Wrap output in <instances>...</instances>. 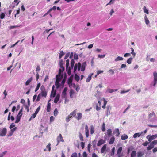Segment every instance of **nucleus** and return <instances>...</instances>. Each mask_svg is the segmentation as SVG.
Returning <instances> with one entry per match:
<instances>
[{
	"mask_svg": "<svg viewBox=\"0 0 157 157\" xmlns=\"http://www.w3.org/2000/svg\"><path fill=\"white\" fill-rule=\"evenodd\" d=\"M105 142V141L104 140L102 139H100L98 141L97 144V145L98 146H99L102 144H104Z\"/></svg>",
	"mask_w": 157,
	"mask_h": 157,
	"instance_id": "nucleus-9",
	"label": "nucleus"
},
{
	"mask_svg": "<svg viewBox=\"0 0 157 157\" xmlns=\"http://www.w3.org/2000/svg\"><path fill=\"white\" fill-rule=\"evenodd\" d=\"M122 150V147H119L117 151V153L118 155V157H120V154Z\"/></svg>",
	"mask_w": 157,
	"mask_h": 157,
	"instance_id": "nucleus-14",
	"label": "nucleus"
},
{
	"mask_svg": "<svg viewBox=\"0 0 157 157\" xmlns=\"http://www.w3.org/2000/svg\"><path fill=\"white\" fill-rule=\"evenodd\" d=\"M86 64V62H84L82 64V65L81 67V71H84L85 69V67Z\"/></svg>",
	"mask_w": 157,
	"mask_h": 157,
	"instance_id": "nucleus-11",
	"label": "nucleus"
},
{
	"mask_svg": "<svg viewBox=\"0 0 157 157\" xmlns=\"http://www.w3.org/2000/svg\"><path fill=\"white\" fill-rule=\"evenodd\" d=\"M51 144L49 143L48 145H47L46 146V148L48 149V151H51Z\"/></svg>",
	"mask_w": 157,
	"mask_h": 157,
	"instance_id": "nucleus-42",
	"label": "nucleus"
},
{
	"mask_svg": "<svg viewBox=\"0 0 157 157\" xmlns=\"http://www.w3.org/2000/svg\"><path fill=\"white\" fill-rule=\"evenodd\" d=\"M56 93V90H54L53 91H51V96H52V97H54Z\"/></svg>",
	"mask_w": 157,
	"mask_h": 157,
	"instance_id": "nucleus-38",
	"label": "nucleus"
},
{
	"mask_svg": "<svg viewBox=\"0 0 157 157\" xmlns=\"http://www.w3.org/2000/svg\"><path fill=\"white\" fill-rule=\"evenodd\" d=\"M132 60V58L131 57L129 58L127 60V63L128 64H130Z\"/></svg>",
	"mask_w": 157,
	"mask_h": 157,
	"instance_id": "nucleus-41",
	"label": "nucleus"
},
{
	"mask_svg": "<svg viewBox=\"0 0 157 157\" xmlns=\"http://www.w3.org/2000/svg\"><path fill=\"white\" fill-rule=\"evenodd\" d=\"M149 144V143L146 141L142 144V145L144 146H146Z\"/></svg>",
	"mask_w": 157,
	"mask_h": 157,
	"instance_id": "nucleus-64",
	"label": "nucleus"
},
{
	"mask_svg": "<svg viewBox=\"0 0 157 157\" xmlns=\"http://www.w3.org/2000/svg\"><path fill=\"white\" fill-rule=\"evenodd\" d=\"M128 137V136L127 135L124 134L122 135L121 136V139L122 140H124L126 139H127Z\"/></svg>",
	"mask_w": 157,
	"mask_h": 157,
	"instance_id": "nucleus-21",
	"label": "nucleus"
},
{
	"mask_svg": "<svg viewBox=\"0 0 157 157\" xmlns=\"http://www.w3.org/2000/svg\"><path fill=\"white\" fill-rule=\"evenodd\" d=\"M79 137L81 141H84L83 136L81 132H79Z\"/></svg>",
	"mask_w": 157,
	"mask_h": 157,
	"instance_id": "nucleus-28",
	"label": "nucleus"
},
{
	"mask_svg": "<svg viewBox=\"0 0 157 157\" xmlns=\"http://www.w3.org/2000/svg\"><path fill=\"white\" fill-rule=\"evenodd\" d=\"M40 94H39L37 96V99H36V101L38 102V101H39L40 99V98H41V97H42L40 95Z\"/></svg>",
	"mask_w": 157,
	"mask_h": 157,
	"instance_id": "nucleus-60",
	"label": "nucleus"
},
{
	"mask_svg": "<svg viewBox=\"0 0 157 157\" xmlns=\"http://www.w3.org/2000/svg\"><path fill=\"white\" fill-rule=\"evenodd\" d=\"M23 108H21V109H20V111H19L18 114L17 115V116H18V117L20 116V117H21L22 115V113L23 111Z\"/></svg>",
	"mask_w": 157,
	"mask_h": 157,
	"instance_id": "nucleus-26",
	"label": "nucleus"
},
{
	"mask_svg": "<svg viewBox=\"0 0 157 157\" xmlns=\"http://www.w3.org/2000/svg\"><path fill=\"white\" fill-rule=\"evenodd\" d=\"M60 66L61 67H62V70H61V69H59V71L58 74L56 76V81L57 80L59 81H60L63 78V75H61V73L64 70V67L63 66V64L61 62L60 63Z\"/></svg>",
	"mask_w": 157,
	"mask_h": 157,
	"instance_id": "nucleus-1",
	"label": "nucleus"
},
{
	"mask_svg": "<svg viewBox=\"0 0 157 157\" xmlns=\"http://www.w3.org/2000/svg\"><path fill=\"white\" fill-rule=\"evenodd\" d=\"M81 147L82 149H83L85 147V143L83 141H82L80 143Z\"/></svg>",
	"mask_w": 157,
	"mask_h": 157,
	"instance_id": "nucleus-56",
	"label": "nucleus"
},
{
	"mask_svg": "<svg viewBox=\"0 0 157 157\" xmlns=\"http://www.w3.org/2000/svg\"><path fill=\"white\" fill-rule=\"evenodd\" d=\"M113 134L116 137L119 136L120 134L119 129L118 128H116L113 132Z\"/></svg>",
	"mask_w": 157,
	"mask_h": 157,
	"instance_id": "nucleus-6",
	"label": "nucleus"
},
{
	"mask_svg": "<svg viewBox=\"0 0 157 157\" xmlns=\"http://www.w3.org/2000/svg\"><path fill=\"white\" fill-rule=\"evenodd\" d=\"M151 143L154 146L156 145L157 144V140L153 141Z\"/></svg>",
	"mask_w": 157,
	"mask_h": 157,
	"instance_id": "nucleus-63",
	"label": "nucleus"
},
{
	"mask_svg": "<svg viewBox=\"0 0 157 157\" xmlns=\"http://www.w3.org/2000/svg\"><path fill=\"white\" fill-rule=\"evenodd\" d=\"M67 90V89L66 87L65 88L62 93V98H64L66 95V91Z\"/></svg>",
	"mask_w": 157,
	"mask_h": 157,
	"instance_id": "nucleus-13",
	"label": "nucleus"
},
{
	"mask_svg": "<svg viewBox=\"0 0 157 157\" xmlns=\"http://www.w3.org/2000/svg\"><path fill=\"white\" fill-rule=\"evenodd\" d=\"M131 49L132 50V52L131 53L133 57H134L136 55V53L134 52V50L133 49V48H131Z\"/></svg>",
	"mask_w": 157,
	"mask_h": 157,
	"instance_id": "nucleus-47",
	"label": "nucleus"
},
{
	"mask_svg": "<svg viewBox=\"0 0 157 157\" xmlns=\"http://www.w3.org/2000/svg\"><path fill=\"white\" fill-rule=\"evenodd\" d=\"M144 18L146 24L147 25H148L149 23V21L148 18H147L146 16H145Z\"/></svg>",
	"mask_w": 157,
	"mask_h": 157,
	"instance_id": "nucleus-37",
	"label": "nucleus"
},
{
	"mask_svg": "<svg viewBox=\"0 0 157 157\" xmlns=\"http://www.w3.org/2000/svg\"><path fill=\"white\" fill-rule=\"evenodd\" d=\"M40 70V68L39 65H38L37 66L36 68V72H38Z\"/></svg>",
	"mask_w": 157,
	"mask_h": 157,
	"instance_id": "nucleus-53",
	"label": "nucleus"
},
{
	"mask_svg": "<svg viewBox=\"0 0 157 157\" xmlns=\"http://www.w3.org/2000/svg\"><path fill=\"white\" fill-rule=\"evenodd\" d=\"M91 144L90 143H89L88 144L87 146V149L89 152H90V149L91 147Z\"/></svg>",
	"mask_w": 157,
	"mask_h": 157,
	"instance_id": "nucleus-54",
	"label": "nucleus"
},
{
	"mask_svg": "<svg viewBox=\"0 0 157 157\" xmlns=\"http://www.w3.org/2000/svg\"><path fill=\"white\" fill-rule=\"evenodd\" d=\"M33 80L32 77H30L29 79L27 80L25 83V85L27 86L29 84L30 82L32 81Z\"/></svg>",
	"mask_w": 157,
	"mask_h": 157,
	"instance_id": "nucleus-19",
	"label": "nucleus"
},
{
	"mask_svg": "<svg viewBox=\"0 0 157 157\" xmlns=\"http://www.w3.org/2000/svg\"><path fill=\"white\" fill-rule=\"evenodd\" d=\"M101 130L103 132H104L105 130V125L104 123L102 125Z\"/></svg>",
	"mask_w": 157,
	"mask_h": 157,
	"instance_id": "nucleus-39",
	"label": "nucleus"
},
{
	"mask_svg": "<svg viewBox=\"0 0 157 157\" xmlns=\"http://www.w3.org/2000/svg\"><path fill=\"white\" fill-rule=\"evenodd\" d=\"M74 91L73 90H70V97L71 98H73V95H74Z\"/></svg>",
	"mask_w": 157,
	"mask_h": 157,
	"instance_id": "nucleus-36",
	"label": "nucleus"
},
{
	"mask_svg": "<svg viewBox=\"0 0 157 157\" xmlns=\"http://www.w3.org/2000/svg\"><path fill=\"white\" fill-rule=\"evenodd\" d=\"M60 98V95L59 94H57L56 97L54 100V102L55 103H57L58 101H59Z\"/></svg>",
	"mask_w": 157,
	"mask_h": 157,
	"instance_id": "nucleus-16",
	"label": "nucleus"
},
{
	"mask_svg": "<svg viewBox=\"0 0 157 157\" xmlns=\"http://www.w3.org/2000/svg\"><path fill=\"white\" fill-rule=\"evenodd\" d=\"M58 113V111L57 108H56L54 111V115L56 116Z\"/></svg>",
	"mask_w": 157,
	"mask_h": 157,
	"instance_id": "nucleus-49",
	"label": "nucleus"
},
{
	"mask_svg": "<svg viewBox=\"0 0 157 157\" xmlns=\"http://www.w3.org/2000/svg\"><path fill=\"white\" fill-rule=\"evenodd\" d=\"M154 75V83L153 86H155L157 82V73L156 71H154L153 73Z\"/></svg>",
	"mask_w": 157,
	"mask_h": 157,
	"instance_id": "nucleus-4",
	"label": "nucleus"
},
{
	"mask_svg": "<svg viewBox=\"0 0 157 157\" xmlns=\"http://www.w3.org/2000/svg\"><path fill=\"white\" fill-rule=\"evenodd\" d=\"M143 10L144 13H146L147 14H149L148 10L147 9L146 7L145 6H144L143 7Z\"/></svg>",
	"mask_w": 157,
	"mask_h": 157,
	"instance_id": "nucleus-29",
	"label": "nucleus"
},
{
	"mask_svg": "<svg viewBox=\"0 0 157 157\" xmlns=\"http://www.w3.org/2000/svg\"><path fill=\"white\" fill-rule=\"evenodd\" d=\"M78 67V64L76 63L74 66V72H75Z\"/></svg>",
	"mask_w": 157,
	"mask_h": 157,
	"instance_id": "nucleus-48",
	"label": "nucleus"
},
{
	"mask_svg": "<svg viewBox=\"0 0 157 157\" xmlns=\"http://www.w3.org/2000/svg\"><path fill=\"white\" fill-rule=\"evenodd\" d=\"M85 131L86 133V136L87 138H88L89 136V131L88 126L86 125L85 127Z\"/></svg>",
	"mask_w": 157,
	"mask_h": 157,
	"instance_id": "nucleus-7",
	"label": "nucleus"
},
{
	"mask_svg": "<svg viewBox=\"0 0 157 157\" xmlns=\"http://www.w3.org/2000/svg\"><path fill=\"white\" fill-rule=\"evenodd\" d=\"M157 137V134L151 135H149L146 137L147 139H148V140L150 142L152 140H153Z\"/></svg>",
	"mask_w": 157,
	"mask_h": 157,
	"instance_id": "nucleus-2",
	"label": "nucleus"
},
{
	"mask_svg": "<svg viewBox=\"0 0 157 157\" xmlns=\"http://www.w3.org/2000/svg\"><path fill=\"white\" fill-rule=\"evenodd\" d=\"M114 152H115V148L113 147L112 149V152H111V156L113 155L114 154Z\"/></svg>",
	"mask_w": 157,
	"mask_h": 157,
	"instance_id": "nucleus-57",
	"label": "nucleus"
},
{
	"mask_svg": "<svg viewBox=\"0 0 157 157\" xmlns=\"http://www.w3.org/2000/svg\"><path fill=\"white\" fill-rule=\"evenodd\" d=\"M59 82L60 81H58L57 80L56 81L55 86H56V87L57 88H58L59 87Z\"/></svg>",
	"mask_w": 157,
	"mask_h": 157,
	"instance_id": "nucleus-30",
	"label": "nucleus"
},
{
	"mask_svg": "<svg viewBox=\"0 0 157 157\" xmlns=\"http://www.w3.org/2000/svg\"><path fill=\"white\" fill-rule=\"evenodd\" d=\"M93 75V74H92L90 76H89L88 77V78H87L86 79V82H89L90 81V80H91V76Z\"/></svg>",
	"mask_w": 157,
	"mask_h": 157,
	"instance_id": "nucleus-35",
	"label": "nucleus"
},
{
	"mask_svg": "<svg viewBox=\"0 0 157 157\" xmlns=\"http://www.w3.org/2000/svg\"><path fill=\"white\" fill-rule=\"evenodd\" d=\"M144 154L141 152H139L137 153V157H141Z\"/></svg>",
	"mask_w": 157,
	"mask_h": 157,
	"instance_id": "nucleus-31",
	"label": "nucleus"
},
{
	"mask_svg": "<svg viewBox=\"0 0 157 157\" xmlns=\"http://www.w3.org/2000/svg\"><path fill=\"white\" fill-rule=\"evenodd\" d=\"M75 64V61L73 59H72L71 61V69H73Z\"/></svg>",
	"mask_w": 157,
	"mask_h": 157,
	"instance_id": "nucleus-25",
	"label": "nucleus"
},
{
	"mask_svg": "<svg viewBox=\"0 0 157 157\" xmlns=\"http://www.w3.org/2000/svg\"><path fill=\"white\" fill-rule=\"evenodd\" d=\"M117 89H109L107 90V91L109 93H111L114 92V91H117Z\"/></svg>",
	"mask_w": 157,
	"mask_h": 157,
	"instance_id": "nucleus-24",
	"label": "nucleus"
},
{
	"mask_svg": "<svg viewBox=\"0 0 157 157\" xmlns=\"http://www.w3.org/2000/svg\"><path fill=\"white\" fill-rule=\"evenodd\" d=\"M67 81L68 84L69 85L70 84H71L72 82V79L71 78H70L68 79Z\"/></svg>",
	"mask_w": 157,
	"mask_h": 157,
	"instance_id": "nucleus-43",
	"label": "nucleus"
},
{
	"mask_svg": "<svg viewBox=\"0 0 157 157\" xmlns=\"http://www.w3.org/2000/svg\"><path fill=\"white\" fill-rule=\"evenodd\" d=\"M107 134L108 136H110L112 134V131L111 129H108L107 130Z\"/></svg>",
	"mask_w": 157,
	"mask_h": 157,
	"instance_id": "nucleus-32",
	"label": "nucleus"
},
{
	"mask_svg": "<svg viewBox=\"0 0 157 157\" xmlns=\"http://www.w3.org/2000/svg\"><path fill=\"white\" fill-rule=\"evenodd\" d=\"M94 128L93 125H91L90 126V133L92 135L94 132Z\"/></svg>",
	"mask_w": 157,
	"mask_h": 157,
	"instance_id": "nucleus-17",
	"label": "nucleus"
},
{
	"mask_svg": "<svg viewBox=\"0 0 157 157\" xmlns=\"http://www.w3.org/2000/svg\"><path fill=\"white\" fill-rule=\"evenodd\" d=\"M40 86V83H38L37 84V86L36 88V89L35 90V92H36L39 89Z\"/></svg>",
	"mask_w": 157,
	"mask_h": 157,
	"instance_id": "nucleus-44",
	"label": "nucleus"
},
{
	"mask_svg": "<svg viewBox=\"0 0 157 157\" xmlns=\"http://www.w3.org/2000/svg\"><path fill=\"white\" fill-rule=\"evenodd\" d=\"M49 101H48L47 105L46 110L47 112H49L51 109V103L49 102Z\"/></svg>",
	"mask_w": 157,
	"mask_h": 157,
	"instance_id": "nucleus-22",
	"label": "nucleus"
},
{
	"mask_svg": "<svg viewBox=\"0 0 157 157\" xmlns=\"http://www.w3.org/2000/svg\"><path fill=\"white\" fill-rule=\"evenodd\" d=\"M57 144L56 145H57L60 142H64V140L63 139V137L61 134H60L59 135L57 136Z\"/></svg>",
	"mask_w": 157,
	"mask_h": 157,
	"instance_id": "nucleus-3",
	"label": "nucleus"
},
{
	"mask_svg": "<svg viewBox=\"0 0 157 157\" xmlns=\"http://www.w3.org/2000/svg\"><path fill=\"white\" fill-rule=\"evenodd\" d=\"M21 117H20V116L18 117L17 116L16 117V119L15 121V123H18L20 121V120L21 118Z\"/></svg>",
	"mask_w": 157,
	"mask_h": 157,
	"instance_id": "nucleus-46",
	"label": "nucleus"
},
{
	"mask_svg": "<svg viewBox=\"0 0 157 157\" xmlns=\"http://www.w3.org/2000/svg\"><path fill=\"white\" fill-rule=\"evenodd\" d=\"M17 128L16 127H15L14 128L11 129L7 135V137H9L12 135L13 132L16 130Z\"/></svg>",
	"mask_w": 157,
	"mask_h": 157,
	"instance_id": "nucleus-5",
	"label": "nucleus"
},
{
	"mask_svg": "<svg viewBox=\"0 0 157 157\" xmlns=\"http://www.w3.org/2000/svg\"><path fill=\"white\" fill-rule=\"evenodd\" d=\"M136 155V152L134 151H132L131 155V157H135Z\"/></svg>",
	"mask_w": 157,
	"mask_h": 157,
	"instance_id": "nucleus-40",
	"label": "nucleus"
},
{
	"mask_svg": "<svg viewBox=\"0 0 157 157\" xmlns=\"http://www.w3.org/2000/svg\"><path fill=\"white\" fill-rule=\"evenodd\" d=\"M154 147V146L151 143L150 145L147 147V150H149L153 148Z\"/></svg>",
	"mask_w": 157,
	"mask_h": 157,
	"instance_id": "nucleus-23",
	"label": "nucleus"
},
{
	"mask_svg": "<svg viewBox=\"0 0 157 157\" xmlns=\"http://www.w3.org/2000/svg\"><path fill=\"white\" fill-rule=\"evenodd\" d=\"M107 147V145L106 144H105L102 147L101 150V153H104L106 148Z\"/></svg>",
	"mask_w": 157,
	"mask_h": 157,
	"instance_id": "nucleus-15",
	"label": "nucleus"
},
{
	"mask_svg": "<svg viewBox=\"0 0 157 157\" xmlns=\"http://www.w3.org/2000/svg\"><path fill=\"white\" fill-rule=\"evenodd\" d=\"M40 106L37 108L36 109V111H35V113H36V114H37L38 113V112H39V111H40Z\"/></svg>",
	"mask_w": 157,
	"mask_h": 157,
	"instance_id": "nucleus-51",
	"label": "nucleus"
},
{
	"mask_svg": "<svg viewBox=\"0 0 157 157\" xmlns=\"http://www.w3.org/2000/svg\"><path fill=\"white\" fill-rule=\"evenodd\" d=\"M71 67H70L68 68L67 74L69 75H70L71 74Z\"/></svg>",
	"mask_w": 157,
	"mask_h": 157,
	"instance_id": "nucleus-59",
	"label": "nucleus"
},
{
	"mask_svg": "<svg viewBox=\"0 0 157 157\" xmlns=\"http://www.w3.org/2000/svg\"><path fill=\"white\" fill-rule=\"evenodd\" d=\"M77 154L76 152H74L72 154L71 157H77Z\"/></svg>",
	"mask_w": 157,
	"mask_h": 157,
	"instance_id": "nucleus-58",
	"label": "nucleus"
},
{
	"mask_svg": "<svg viewBox=\"0 0 157 157\" xmlns=\"http://www.w3.org/2000/svg\"><path fill=\"white\" fill-rule=\"evenodd\" d=\"M82 115L81 113H77V116L75 117L77 120H79L82 118Z\"/></svg>",
	"mask_w": 157,
	"mask_h": 157,
	"instance_id": "nucleus-10",
	"label": "nucleus"
},
{
	"mask_svg": "<svg viewBox=\"0 0 157 157\" xmlns=\"http://www.w3.org/2000/svg\"><path fill=\"white\" fill-rule=\"evenodd\" d=\"M36 115L37 114L34 113L32 114L30 118H34L36 116Z\"/></svg>",
	"mask_w": 157,
	"mask_h": 157,
	"instance_id": "nucleus-61",
	"label": "nucleus"
},
{
	"mask_svg": "<svg viewBox=\"0 0 157 157\" xmlns=\"http://www.w3.org/2000/svg\"><path fill=\"white\" fill-rule=\"evenodd\" d=\"M76 110H74L72 112H71L69 116L72 118V117H75L76 115Z\"/></svg>",
	"mask_w": 157,
	"mask_h": 157,
	"instance_id": "nucleus-12",
	"label": "nucleus"
},
{
	"mask_svg": "<svg viewBox=\"0 0 157 157\" xmlns=\"http://www.w3.org/2000/svg\"><path fill=\"white\" fill-rule=\"evenodd\" d=\"M143 132H141L140 133H137L134 134L133 136V137L134 138H136L137 137H139L143 133Z\"/></svg>",
	"mask_w": 157,
	"mask_h": 157,
	"instance_id": "nucleus-18",
	"label": "nucleus"
},
{
	"mask_svg": "<svg viewBox=\"0 0 157 157\" xmlns=\"http://www.w3.org/2000/svg\"><path fill=\"white\" fill-rule=\"evenodd\" d=\"M105 56V54L103 55H98V58H104Z\"/></svg>",
	"mask_w": 157,
	"mask_h": 157,
	"instance_id": "nucleus-62",
	"label": "nucleus"
},
{
	"mask_svg": "<svg viewBox=\"0 0 157 157\" xmlns=\"http://www.w3.org/2000/svg\"><path fill=\"white\" fill-rule=\"evenodd\" d=\"M154 115V116H155L154 112H153V113H150L148 115V117L149 118H151L152 117V116Z\"/></svg>",
	"mask_w": 157,
	"mask_h": 157,
	"instance_id": "nucleus-50",
	"label": "nucleus"
},
{
	"mask_svg": "<svg viewBox=\"0 0 157 157\" xmlns=\"http://www.w3.org/2000/svg\"><path fill=\"white\" fill-rule=\"evenodd\" d=\"M115 0H110L109 2L106 5V6L108 5H111V4L113 3Z\"/></svg>",
	"mask_w": 157,
	"mask_h": 157,
	"instance_id": "nucleus-55",
	"label": "nucleus"
},
{
	"mask_svg": "<svg viewBox=\"0 0 157 157\" xmlns=\"http://www.w3.org/2000/svg\"><path fill=\"white\" fill-rule=\"evenodd\" d=\"M71 118V117L68 115V116L66 118V121L67 122H68L70 121V118Z\"/></svg>",
	"mask_w": 157,
	"mask_h": 157,
	"instance_id": "nucleus-52",
	"label": "nucleus"
},
{
	"mask_svg": "<svg viewBox=\"0 0 157 157\" xmlns=\"http://www.w3.org/2000/svg\"><path fill=\"white\" fill-rule=\"evenodd\" d=\"M5 16V14L4 13H1V14L0 15V18L1 19H3L4 18Z\"/></svg>",
	"mask_w": 157,
	"mask_h": 157,
	"instance_id": "nucleus-45",
	"label": "nucleus"
},
{
	"mask_svg": "<svg viewBox=\"0 0 157 157\" xmlns=\"http://www.w3.org/2000/svg\"><path fill=\"white\" fill-rule=\"evenodd\" d=\"M115 138L114 136H112L110 139L109 141V144H113L115 141Z\"/></svg>",
	"mask_w": 157,
	"mask_h": 157,
	"instance_id": "nucleus-20",
	"label": "nucleus"
},
{
	"mask_svg": "<svg viewBox=\"0 0 157 157\" xmlns=\"http://www.w3.org/2000/svg\"><path fill=\"white\" fill-rule=\"evenodd\" d=\"M65 53L64 52L62 51H61L60 52V53H59V59H61L62 57L64 55Z\"/></svg>",
	"mask_w": 157,
	"mask_h": 157,
	"instance_id": "nucleus-27",
	"label": "nucleus"
},
{
	"mask_svg": "<svg viewBox=\"0 0 157 157\" xmlns=\"http://www.w3.org/2000/svg\"><path fill=\"white\" fill-rule=\"evenodd\" d=\"M123 59V58L121 57L118 56L117 58L115 59V61H117L120 60H122Z\"/></svg>",
	"mask_w": 157,
	"mask_h": 157,
	"instance_id": "nucleus-34",
	"label": "nucleus"
},
{
	"mask_svg": "<svg viewBox=\"0 0 157 157\" xmlns=\"http://www.w3.org/2000/svg\"><path fill=\"white\" fill-rule=\"evenodd\" d=\"M75 78L77 81H78L79 80V76L77 74H75Z\"/></svg>",
	"mask_w": 157,
	"mask_h": 157,
	"instance_id": "nucleus-33",
	"label": "nucleus"
},
{
	"mask_svg": "<svg viewBox=\"0 0 157 157\" xmlns=\"http://www.w3.org/2000/svg\"><path fill=\"white\" fill-rule=\"evenodd\" d=\"M42 97H46L47 95V93L45 90L44 89V90H42L41 92L39 94Z\"/></svg>",
	"mask_w": 157,
	"mask_h": 157,
	"instance_id": "nucleus-8",
	"label": "nucleus"
}]
</instances>
